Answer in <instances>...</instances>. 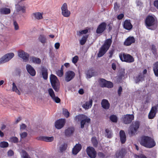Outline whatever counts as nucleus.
<instances>
[{
	"label": "nucleus",
	"mask_w": 158,
	"mask_h": 158,
	"mask_svg": "<svg viewBox=\"0 0 158 158\" xmlns=\"http://www.w3.org/2000/svg\"><path fill=\"white\" fill-rule=\"evenodd\" d=\"M18 56L22 58L24 62H27L29 60V55L23 51H21L18 53Z\"/></svg>",
	"instance_id": "ddd939ff"
},
{
	"label": "nucleus",
	"mask_w": 158,
	"mask_h": 158,
	"mask_svg": "<svg viewBox=\"0 0 158 158\" xmlns=\"http://www.w3.org/2000/svg\"><path fill=\"white\" fill-rule=\"evenodd\" d=\"M0 11L2 14H7L10 13V10L9 8H3L0 9Z\"/></svg>",
	"instance_id": "72a5a7b5"
},
{
	"label": "nucleus",
	"mask_w": 158,
	"mask_h": 158,
	"mask_svg": "<svg viewBox=\"0 0 158 158\" xmlns=\"http://www.w3.org/2000/svg\"><path fill=\"white\" fill-rule=\"evenodd\" d=\"M154 6L158 9V0L154 2Z\"/></svg>",
	"instance_id": "338daca9"
},
{
	"label": "nucleus",
	"mask_w": 158,
	"mask_h": 158,
	"mask_svg": "<svg viewBox=\"0 0 158 158\" xmlns=\"http://www.w3.org/2000/svg\"><path fill=\"white\" fill-rule=\"evenodd\" d=\"M65 123V121L64 119H60L55 122V127L58 129H60L64 127Z\"/></svg>",
	"instance_id": "4468645a"
},
{
	"label": "nucleus",
	"mask_w": 158,
	"mask_h": 158,
	"mask_svg": "<svg viewBox=\"0 0 158 158\" xmlns=\"http://www.w3.org/2000/svg\"><path fill=\"white\" fill-rule=\"evenodd\" d=\"M75 131V129L73 127H69L65 130V134L67 137H70L72 136Z\"/></svg>",
	"instance_id": "2eb2a0df"
},
{
	"label": "nucleus",
	"mask_w": 158,
	"mask_h": 158,
	"mask_svg": "<svg viewBox=\"0 0 158 158\" xmlns=\"http://www.w3.org/2000/svg\"><path fill=\"white\" fill-rule=\"evenodd\" d=\"M109 49V39L106 40L104 44L100 48L98 56V57L102 56Z\"/></svg>",
	"instance_id": "20e7f679"
},
{
	"label": "nucleus",
	"mask_w": 158,
	"mask_h": 158,
	"mask_svg": "<svg viewBox=\"0 0 158 158\" xmlns=\"http://www.w3.org/2000/svg\"><path fill=\"white\" fill-rule=\"evenodd\" d=\"M30 60L32 62L37 64H40L41 60L40 58L35 56H31L30 58Z\"/></svg>",
	"instance_id": "bb28decb"
},
{
	"label": "nucleus",
	"mask_w": 158,
	"mask_h": 158,
	"mask_svg": "<svg viewBox=\"0 0 158 158\" xmlns=\"http://www.w3.org/2000/svg\"><path fill=\"white\" fill-rule=\"evenodd\" d=\"M122 91V88L121 86H120L119 87L118 89V95H119V96L120 95Z\"/></svg>",
	"instance_id": "bf43d9fd"
},
{
	"label": "nucleus",
	"mask_w": 158,
	"mask_h": 158,
	"mask_svg": "<svg viewBox=\"0 0 158 158\" xmlns=\"http://www.w3.org/2000/svg\"><path fill=\"white\" fill-rule=\"evenodd\" d=\"M60 9L61 15L63 16L68 17L70 16L71 12L68 9V6L66 3H64L62 5Z\"/></svg>",
	"instance_id": "423d86ee"
},
{
	"label": "nucleus",
	"mask_w": 158,
	"mask_h": 158,
	"mask_svg": "<svg viewBox=\"0 0 158 158\" xmlns=\"http://www.w3.org/2000/svg\"><path fill=\"white\" fill-rule=\"evenodd\" d=\"M50 80L52 86L56 92H58L60 89V83L56 76L51 74L50 77Z\"/></svg>",
	"instance_id": "f03ea898"
},
{
	"label": "nucleus",
	"mask_w": 158,
	"mask_h": 158,
	"mask_svg": "<svg viewBox=\"0 0 158 158\" xmlns=\"http://www.w3.org/2000/svg\"><path fill=\"white\" fill-rule=\"evenodd\" d=\"M23 158H30L27 153L25 151H23Z\"/></svg>",
	"instance_id": "5fc2aeb1"
},
{
	"label": "nucleus",
	"mask_w": 158,
	"mask_h": 158,
	"mask_svg": "<svg viewBox=\"0 0 158 158\" xmlns=\"http://www.w3.org/2000/svg\"><path fill=\"white\" fill-rule=\"evenodd\" d=\"M86 151L88 156L91 158H95L96 156V152L94 148L91 147L87 148Z\"/></svg>",
	"instance_id": "9d476101"
},
{
	"label": "nucleus",
	"mask_w": 158,
	"mask_h": 158,
	"mask_svg": "<svg viewBox=\"0 0 158 158\" xmlns=\"http://www.w3.org/2000/svg\"><path fill=\"white\" fill-rule=\"evenodd\" d=\"M10 139L14 143H17L18 141V138L16 137H12Z\"/></svg>",
	"instance_id": "6e6d98bb"
},
{
	"label": "nucleus",
	"mask_w": 158,
	"mask_h": 158,
	"mask_svg": "<svg viewBox=\"0 0 158 158\" xmlns=\"http://www.w3.org/2000/svg\"><path fill=\"white\" fill-rule=\"evenodd\" d=\"M109 118L112 122L114 123H117L118 121V118L117 116L114 115H111L110 117Z\"/></svg>",
	"instance_id": "f704fd0d"
},
{
	"label": "nucleus",
	"mask_w": 158,
	"mask_h": 158,
	"mask_svg": "<svg viewBox=\"0 0 158 158\" xmlns=\"http://www.w3.org/2000/svg\"><path fill=\"white\" fill-rule=\"evenodd\" d=\"M143 78V77L142 75H139L138 77H136L135 79V82L136 83L139 82L140 81H141Z\"/></svg>",
	"instance_id": "de8ad7c7"
},
{
	"label": "nucleus",
	"mask_w": 158,
	"mask_h": 158,
	"mask_svg": "<svg viewBox=\"0 0 158 158\" xmlns=\"http://www.w3.org/2000/svg\"><path fill=\"white\" fill-rule=\"evenodd\" d=\"M156 19L155 16L153 15H150L148 16L146 20H155Z\"/></svg>",
	"instance_id": "a18cd8bd"
},
{
	"label": "nucleus",
	"mask_w": 158,
	"mask_h": 158,
	"mask_svg": "<svg viewBox=\"0 0 158 158\" xmlns=\"http://www.w3.org/2000/svg\"><path fill=\"white\" fill-rule=\"evenodd\" d=\"M40 73L41 74L43 77L44 80H47V79L48 73V70L46 68L44 67H41L40 69Z\"/></svg>",
	"instance_id": "a211bd4d"
},
{
	"label": "nucleus",
	"mask_w": 158,
	"mask_h": 158,
	"mask_svg": "<svg viewBox=\"0 0 158 158\" xmlns=\"http://www.w3.org/2000/svg\"><path fill=\"white\" fill-rule=\"evenodd\" d=\"M75 76V73L72 71H68L66 72L64 75L65 81L69 82L73 79Z\"/></svg>",
	"instance_id": "1a4fd4ad"
},
{
	"label": "nucleus",
	"mask_w": 158,
	"mask_h": 158,
	"mask_svg": "<svg viewBox=\"0 0 158 158\" xmlns=\"http://www.w3.org/2000/svg\"><path fill=\"white\" fill-rule=\"evenodd\" d=\"M75 120L77 121H81V127L83 128L84 127V125L89 123L90 119L87 118L83 115H79L76 116L75 118Z\"/></svg>",
	"instance_id": "7ed1b4c3"
},
{
	"label": "nucleus",
	"mask_w": 158,
	"mask_h": 158,
	"mask_svg": "<svg viewBox=\"0 0 158 158\" xmlns=\"http://www.w3.org/2000/svg\"><path fill=\"white\" fill-rule=\"evenodd\" d=\"M135 40L132 36H130L127 38L124 42V44L126 46H129L132 43H134Z\"/></svg>",
	"instance_id": "4be33fe9"
},
{
	"label": "nucleus",
	"mask_w": 158,
	"mask_h": 158,
	"mask_svg": "<svg viewBox=\"0 0 158 158\" xmlns=\"http://www.w3.org/2000/svg\"><path fill=\"white\" fill-rule=\"evenodd\" d=\"M102 106L105 109H109V102L107 100L103 99L102 100L101 103Z\"/></svg>",
	"instance_id": "c85d7f7f"
},
{
	"label": "nucleus",
	"mask_w": 158,
	"mask_h": 158,
	"mask_svg": "<svg viewBox=\"0 0 158 158\" xmlns=\"http://www.w3.org/2000/svg\"><path fill=\"white\" fill-rule=\"evenodd\" d=\"M39 140H43L47 142H51L52 141L54 140L53 136L48 137L41 136L37 138Z\"/></svg>",
	"instance_id": "aec40b11"
},
{
	"label": "nucleus",
	"mask_w": 158,
	"mask_h": 158,
	"mask_svg": "<svg viewBox=\"0 0 158 158\" xmlns=\"http://www.w3.org/2000/svg\"><path fill=\"white\" fill-rule=\"evenodd\" d=\"M98 82L100 86L101 87H109V82L104 79H100L98 80Z\"/></svg>",
	"instance_id": "5701e85b"
},
{
	"label": "nucleus",
	"mask_w": 158,
	"mask_h": 158,
	"mask_svg": "<svg viewBox=\"0 0 158 158\" xmlns=\"http://www.w3.org/2000/svg\"><path fill=\"white\" fill-rule=\"evenodd\" d=\"M88 29L80 31L77 32V35L79 36H81L83 34H85L88 33Z\"/></svg>",
	"instance_id": "ea45409f"
},
{
	"label": "nucleus",
	"mask_w": 158,
	"mask_h": 158,
	"mask_svg": "<svg viewBox=\"0 0 158 158\" xmlns=\"http://www.w3.org/2000/svg\"><path fill=\"white\" fill-rule=\"evenodd\" d=\"M16 8L17 9V10L19 11H21L22 10L23 12H24L25 10V9H24V8L23 7H22L21 6H20L19 5H17L16 6Z\"/></svg>",
	"instance_id": "3c124183"
},
{
	"label": "nucleus",
	"mask_w": 158,
	"mask_h": 158,
	"mask_svg": "<svg viewBox=\"0 0 158 158\" xmlns=\"http://www.w3.org/2000/svg\"><path fill=\"white\" fill-rule=\"evenodd\" d=\"M15 75L20 77V76L21 71L19 69H16L15 71Z\"/></svg>",
	"instance_id": "603ef678"
},
{
	"label": "nucleus",
	"mask_w": 158,
	"mask_h": 158,
	"mask_svg": "<svg viewBox=\"0 0 158 158\" xmlns=\"http://www.w3.org/2000/svg\"><path fill=\"white\" fill-rule=\"evenodd\" d=\"M67 148V145L64 143L61 145L60 147V150L61 152L64 151Z\"/></svg>",
	"instance_id": "58836bf2"
},
{
	"label": "nucleus",
	"mask_w": 158,
	"mask_h": 158,
	"mask_svg": "<svg viewBox=\"0 0 158 158\" xmlns=\"http://www.w3.org/2000/svg\"><path fill=\"white\" fill-rule=\"evenodd\" d=\"M153 70L155 75L158 77V62L154 64Z\"/></svg>",
	"instance_id": "2f4dec72"
},
{
	"label": "nucleus",
	"mask_w": 158,
	"mask_h": 158,
	"mask_svg": "<svg viewBox=\"0 0 158 158\" xmlns=\"http://www.w3.org/2000/svg\"><path fill=\"white\" fill-rule=\"evenodd\" d=\"M92 141L93 146L94 147H97L98 144V142L95 137H93L92 138Z\"/></svg>",
	"instance_id": "37998d69"
},
{
	"label": "nucleus",
	"mask_w": 158,
	"mask_h": 158,
	"mask_svg": "<svg viewBox=\"0 0 158 158\" xmlns=\"http://www.w3.org/2000/svg\"><path fill=\"white\" fill-rule=\"evenodd\" d=\"M27 127L26 125L24 124L23 123L20 125V129L21 130L25 129Z\"/></svg>",
	"instance_id": "052dcab7"
},
{
	"label": "nucleus",
	"mask_w": 158,
	"mask_h": 158,
	"mask_svg": "<svg viewBox=\"0 0 158 158\" xmlns=\"http://www.w3.org/2000/svg\"><path fill=\"white\" fill-rule=\"evenodd\" d=\"M157 22L156 20H145V23L147 27L154 26L156 27Z\"/></svg>",
	"instance_id": "393cba45"
},
{
	"label": "nucleus",
	"mask_w": 158,
	"mask_h": 158,
	"mask_svg": "<svg viewBox=\"0 0 158 158\" xmlns=\"http://www.w3.org/2000/svg\"><path fill=\"white\" fill-rule=\"evenodd\" d=\"M14 56L13 52L7 53L0 58V64L8 62Z\"/></svg>",
	"instance_id": "0eeeda50"
},
{
	"label": "nucleus",
	"mask_w": 158,
	"mask_h": 158,
	"mask_svg": "<svg viewBox=\"0 0 158 158\" xmlns=\"http://www.w3.org/2000/svg\"><path fill=\"white\" fill-rule=\"evenodd\" d=\"M13 25L15 30H17L19 29V25L15 20H14L13 22Z\"/></svg>",
	"instance_id": "09e8293b"
},
{
	"label": "nucleus",
	"mask_w": 158,
	"mask_h": 158,
	"mask_svg": "<svg viewBox=\"0 0 158 158\" xmlns=\"http://www.w3.org/2000/svg\"><path fill=\"white\" fill-rule=\"evenodd\" d=\"M157 110H158V105H156L152 107L148 115V118L150 119L153 118Z\"/></svg>",
	"instance_id": "f8f14e48"
},
{
	"label": "nucleus",
	"mask_w": 158,
	"mask_h": 158,
	"mask_svg": "<svg viewBox=\"0 0 158 158\" xmlns=\"http://www.w3.org/2000/svg\"><path fill=\"white\" fill-rule=\"evenodd\" d=\"M43 12H35L33 13L32 15L34 17L35 19L40 20L43 19Z\"/></svg>",
	"instance_id": "b1692460"
},
{
	"label": "nucleus",
	"mask_w": 158,
	"mask_h": 158,
	"mask_svg": "<svg viewBox=\"0 0 158 158\" xmlns=\"http://www.w3.org/2000/svg\"><path fill=\"white\" fill-rule=\"evenodd\" d=\"M138 158H147L146 157L143 155H141L139 156H137Z\"/></svg>",
	"instance_id": "774afa93"
},
{
	"label": "nucleus",
	"mask_w": 158,
	"mask_h": 158,
	"mask_svg": "<svg viewBox=\"0 0 158 158\" xmlns=\"http://www.w3.org/2000/svg\"><path fill=\"white\" fill-rule=\"evenodd\" d=\"M8 156H11L14 155L13 152L11 150H10L8 152Z\"/></svg>",
	"instance_id": "e2e57ef3"
},
{
	"label": "nucleus",
	"mask_w": 158,
	"mask_h": 158,
	"mask_svg": "<svg viewBox=\"0 0 158 158\" xmlns=\"http://www.w3.org/2000/svg\"><path fill=\"white\" fill-rule=\"evenodd\" d=\"M92 103V100L89 98L88 101L86 102L85 103L82 104V107L85 110L88 109L91 107Z\"/></svg>",
	"instance_id": "6ab92c4d"
},
{
	"label": "nucleus",
	"mask_w": 158,
	"mask_h": 158,
	"mask_svg": "<svg viewBox=\"0 0 158 158\" xmlns=\"http://www.w3.org/2000/svg\"><path fill=\"white\" fill-rule=\"evenodd\" d=\"M26 69L29 74L32 76L35 75L36 72L30 64H27L26 66Z\"/></svg>",
	"instance_id": "dca6fc26"
},
{
	"label": "nucleus",
	"mask_w": 158,
	"mask_h": 158,
	"mask_svg": "<svg viewBox=\"0 0 158 158\" xmlns=\"http://www.w3.org/2000/svg\"><path fill=\"white\" fill-rule=\"evenodd\" d=\"M151 49L153 53H156V46L154 45H152Z\"/></svg>",
	"instance_id": "4d7b16f0"
},
{
	"label": "nucleus",
	"mask_w": 158,
	"mask_h": 158,
	"mask_svg": "<svg viewBox=\"0 0 158 158\" xmlns=\"http://www.w3.org/2000/svg\"><path fill=\"white\" fill-rule=\"evenodd\" d=\"M124 15L123 14H120L118 16V19L119 20L121 19L123 17Z\"/></svg>",
	"instance_id": "0e129e2a"
},
{
	"label": "nucleus",
	"mask_w": 158,
	"mask_h": 158,
	"mask_svg": "<svg viewBox=\"0 0 158 158\" xmlns=\"http://www.w3.org/2000/svg\"><path fill=\"white\" fill-rule=\"evenodd\" d=\"M52 99L56 103H59L60 102V100L58 97H56V96H55L53 98H52Z\"/></svg>",
	"instance_id": "8fccbe9b"
},
{
	"label": "nucleus",
	"mask_w": 158,
	"mask_h": 158,
	"mask_svg": "<svg viewBox=\"0 0 158 158\" xmlns=\"http://www.w3.org/2000/svg\"><path fill=\"white\" fill-rule=\"evenodd\" d=\"M88 37V35H85L82 37L80 40V43L81 45H83L85 44Z\"/></svg>",
	"instance_id": "473e14b6"
},
{
	"label": "nucleus",
	"mask_w": 158,
	"mask_h": 158,
	"mask_svg": "<svg viewBox=\"0 0 158 158\" xmlns=\"http://www.w3.org/2000/svg\"><path fill=\"white\" fill-rule=\"evenodd\" d=\"M39 40L42 43H45L46 42V39L45 36L43 35H40L39 37Z\"/></svg>",
	"instance_id": "c9c22d12"
},
{
	"label": "nucleus",
	"mask_w": 158,
	"mask_h": 158,
	"mask_svg": "<svg viewBox=\"0 0 158 158\" xmlns=\"http://www.w3.org/2000/svg\"><path fill=\"white\" fill-rule=\"evenodd\" d=\"M63 114L65 117L68 118L69 116V113L67 109H63Z\"/></svg>",
	"instance_id": "49530a36"
},
{
	"label": "nucleus",
	"mask_w": 158,
	"mask_h": 158,
	"mask_svg": "<svg viewBox=\"0 0 158 158\" xmlns=\"http://www.w3.org/2000/svg\"><path fill=\"white\" fill-rule=\"evenodd\" d=\"M81 145L79 143L76 144L72 149V153L74 155H76L81 150Z\"/></svg>",
	"instance_id": "f3484780"
},
{
	"label": "nucleus",
	"mask_w": 158,
	"mask_h": 158,
	"mask_svg": "<svg viewBox=\"0 0 158 158\" xmlns=\"http://www.w3.org/2000/svg\"><path fill=\"white\" fill-rule=\"evenodd\" d=\"M8 145V143L6 142L3 141L0 143V147L2 148L7 147Z\"/></svg>",
	"instance_id": "79ce46f5"
},
{
	"label": "nucleus",
	"mask_w": 158,
	"mask_h": 158,
	"mask_svg": "<svg viewBox=\"0 0 158 158\" xmlns=\"http://www.w3.org/2000/svg\"><path fill=\"white\" fill-rule=\"evenodd\" d=\"M63 66H62V67ZM56 74L57 75L60 77H61L63 75V69L61 67L60 70H58Z\"/></svg>",
	"instance_id": "c03bdc74"
},
{
	"label": "nucleus",
	"mask_w": 158,
	"mask_h": 158,
	"mask_svg": "<svg viewBox=\"0 0 158 158\" xmlns=\"http://www.w3.org/2000/svg\"><path fill=\"white\" fill-rule=\"evenodd\" d=\"M136 6L138 9L140 10L141 9L143 6L142 3L139 1L136 2Z\"/></svg>",
	"instance_id": "4c0bfd02"
},
{
	"label": "nucleus",
	"mask_w": 158,
	"mask_h": 158,
	"mask_svg": "<svg viewBox=\"0 0 158 158\" xmlns=\"http://www.w3.org/2000/svg\"><path fill=\"white\" fill-rule=\"evenodd\" d=\"M94 75V72L91 70H89L86 74V77L87 78H89Z\"/></svg>",
	"instance_id": "e433bc0d"
},
{
	"label": "nucleus",
	"mask_w": 158,
	"mask_h": 158,
	"mask_svg": "<svg viewBox=\"0 0 158 158\" xmlns=\"http://www.w3.org/2000/svg\"><path fill=\"white\" fill-rule=\"evenodd\" d=\"M119 56L120 60L123 61L131 63L134 61L133 57L128 54H125L124 53H122L119 54Z\"/></svg>",
	"instance_id": "39448f33"
},
{
	"label": "nucleus",
	"mask_w": 158,
	"mask_h": 158,
	"mask_svg": "<svg viewBox=\"0 0 158 158\" xmlns=\"http://www.w3.org/2000/svg\"><path fill=\"white\" fill-rule=\"evenodd\" d=\"M140 143L142 145L148 148H151L156 145V143L153 139L146 136L141 138Z\"/></svg>",
	"instance_id": "f257e3e1"
},
{
	"label": "nucleus",
	"mask_w": 158,
	"mask_h": 158,
	"mask_svg": "<svg viewBox=\"0 0 158 158\" xmlns=\"http://www.w3.org/2000/svg\"><path fill=\"white\" fill-rule=\"evenodd\" d=\"M98 156L100 157H104V154L101 152H98Z\"/></svg>",
	"instance_id": "69168bd1"
},
{
	"label": "nucleus",
	"mask_w": 158,
	"mask_h": 158,
	"mask_svg": "<svg viewBox=\"0 0 158 158\" xmlns=\"http://www.w3.org/2000/svg\"><path fill=\"white\" fill-rule=\"evenodd\" d=\"M124 151L121 149L117 151L115 154V156L117 158H122L123 156Z\"/></svg>",
	"instance_id": "c756f323"
},
{
	"label": "nucleus",
	"mask_w": 158,
	"mask_h": 158,
	"mask_svg": "<svg viewBox=\"0 0 158 158\" xmlns=\"http://www.w3.org/2000/svg\"><path fill=\"white\" fill-rule=\"evenodd\" d=\"M12 90L13 92H15L18 94L20 95L21 93L19 90L18 89L15 84L14 82L12 83Z\"/></svg>",
	"instance_id": "7c9ffc66"
},
{
	"label": "nucleus",
	"mask_w": 158,
	"mask_h": 158,
	"mask_svg": "<svg viewBox=\"0 0 158 158\" xmlns=\"http://www.w3.org/2000/svg\"><path fill=\"white\" fill-rule=\"evenodd\" d=\"M48 91L49 94L52 98H53V97L55 96L54 92L52 88L49 89L48 90Z\"/></svg>",
	"instance_id": "a19ab883"
},
{
	"label": "nucleus",
	"mask_w": 158,
	"mask_h": 158,
	"mask_svg": "<svg viewBox=\"0 0 158 158\" xmlns=\"http://www.w3.org/2000/svg\"><path fill=\"white\" fill-rule=\"evenodd\" d=\"M27 136V133L26 132H23L20 134V136L22 138H24Z\"/></svg>",
	"instance_id": "13d9d810"
},
{
	"label": "nucleus",
	"mask_w": 158,
	"mask_h": 158,
	"mask_svg": "<svg viewBox=\"0 0 158 158\" xmlns=\"http://www.w3.org/2000/svg\"><path fill=\"white\" fill-rule=\"evenodd\" d=\"M55 47L56 49H57L59 48L60 46V44L59 43H56L55 44Z\"/></svg>",
	"instance_id": "680f3d73"
},
{
	"label": "nucleus",
	"mask_w": 158,
	"mask_h": 158,
	"mask_svg": "<svg viewBox=\"0 0 158 158\" xmlns=\"http://www.w3.org/2000/svg\"><path fill=\"white\" fill-rule=\"evenodd\" d=\"M120 140L122 143H124L126 140V136L123 130H121L119 133Z\"/></svg>",
	"instance_id": "cd10ccee"
},
{
	"label": "nucleus",
	"mask_w": 158,
	"mask_h": 158,
	"mask_svg": "<svg viewBox=\"0 0 158 158\" xmlns=\"http://www.w3.org/2000/svg\"><path fill=\"white\" fill-rule=\"evenodd\" d=\"M122 118L123 123L125 124H127L131 123L133 120L134 116L133 114H127L123 115Z\"/></svg>",
	"instance_id": "9b49d317"
},
{
	"label": "nucleus",
	"mask_w": 158,
	"mask_h": 158,
	"mask_svg": "<svg viewBox=\"0 0 158 158\" xmlns=\"http://www.w3.org/2000/svg\"><path fill=\"white\" fill-rule=\"evenodd\" d=\"M106 27V24L105 23H102L98 27L96 30V32L98 34L102 33L105 29Z\"/></svg>",
	"instance_id": "412c9836"
},
{
	"label": "nucleus",
	"mask_w": 158,
	"mask_h": 158,
	"mask_svg": "<svg viewBox=\"0 0 158 158\" xmlns=\"http://www.w3.org/2000/svg\"><path fill=\"white\" fill-rule=\"evenodd\" d=\"M139 126V123L138 122H135L133 123L130 127L128 131L129 134L131 135H134L136 132Z\"/></svg>",
	"instance_id": "6e6552de"
},
{
	"label": "nucleus",
	"mask_w": 158,
	"mask_h": 158,
	"mask_svg": "<svg viewBox=\"0 0 158 158\" xmlns=\"http://www.w3.org/2000/svg\"><path fill=\"white\" fill-rule=\"evenodd\" d=\"M123 27L125 29L130 30L132 28V26L129 21L125 20L124 23Z\"/></svg>",
	"instance_id": "a878e982"
},
{
	"label": "nucleus",
	"mask_w": 158,
	"mask_h": 158,
	"mask_svg": "<svg viewBox=\"0 0 158 158\" xmlns=\"http://www.w3.org/2000/svg\"><path fill=\"white\" fill-rule=\"evenodd\" d=\"M78 60V56H76L73 57L72 60V62L74 64H76Z\"/></svg>",
	"instance_id": "864d4df0"
}]
</instances>
